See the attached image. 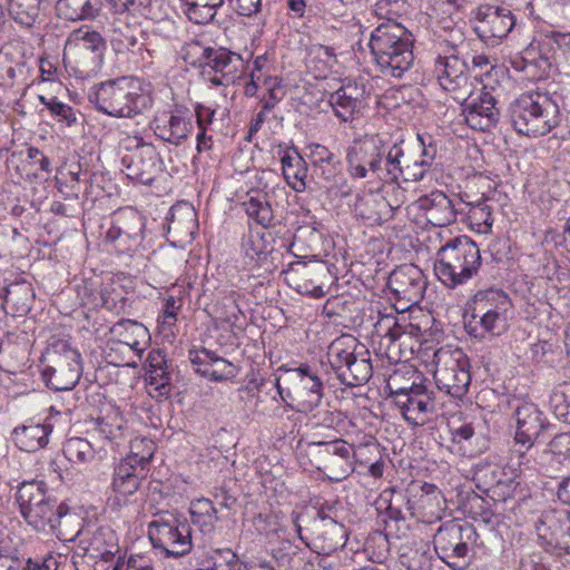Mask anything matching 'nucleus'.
<instances>
[{
    "instance_id": "72a5a7b5",
    "label": "nucleus",
    "mask_w": 570,
    "mask_h": 570,
    "mask_svg": "<svg viewBox=\"0 0 570 570\" xmlns=\"http://www.w3.org/2000/svg\"><path fill=\"white\" fill-rule=\"evenodd\" d=\"M389 210L385 198L368 191L356 196L354 213L370 225L381 224Z\"/></svg>"
},
{
    "instance_id": "6ab92c4d",
    "label": "nucleus",
    "mask_w": 570,
    "mask_h": 570,
    "mask_svg": "<svg viewBox=\"0 0 570 570\" xmlns=\"http://www.w3.org/2000/svg\"><path fill=\"white\" fill-rule=\"evenodd\" d=\"M469 71L470 68L465 59L459 57L456 52L439 57L435 63V73L440 86L453 94V99L456 101L465 99V96L470 94Z\"/></svg>"
},
{
    "instance_id": "e2e57ef3",
    "label": "nucleus",
    "mask_w": 570,
    "mask_h": 570,
    "mask_svg": "<svg viewBox=\"0 0 570 570\" xmlns=\"http://www.w3.org/2000/svg\"><path fill=\"white\" fill-rule=\"evenodd\" d=\"M210 47L203 46L199 41H191L185 47L184 59L193 66L204 68V60Z\"/></svg>"
},
{
    "instance_id": "c756f323",
    "label": "nucleus",
    "mask_w": 570,
    "mask_h": 570,
    "mask_svg": "<svg viewBox=\"0 0 570 570\" xmlns=\"http://www.w3.org/2000/svg\"><path fill=\"white\" fill-rule=\"evenodd\" d=\"M69 42L73 43L80 53H90L89 65L91 67L92 75L97 73L102 65L106 51V41L104 37L96 30L80 28L70 35Z\"/></svg>"
},
{
    "instance_id": "864d4df0",
    "label": "nucleus",
    "mask_w": 570,
    "mask_h": 570,
    "mask_svg": "<svg viewBox=\"0 0 570 570\" xmlns=\"http://www.w3.org/2000/svg\"><path fill=\"white\" fill-rule=\"evenodd\" d=\"M39 101L58 121H63L67 126H72L77 122V116L73 108L59 101L57 97L46 98L45 96H39Z\"/></svg>"
},
{
    "instance_id": "aec40b11",
    "label": "nucleus",
    "mask_w": 570,
    "mask_h": 570,
    "mask_svg": "<svg viewBox=\"0 0 570 570\" xmlns=\"http://www.w3.org/2000/svg\"><path fill=\"white\" fill-rule=\"evenodd\" d=\"M306 532H311V539L307 547L318 554L328 556L337 549L343 548L347 540L345 527L330 517L322 514L305 528Z\"/></svg>"
},
{
    "instance_id": "2f4dec72",
    "label": "nucleus",
    "mask_w": 570,
    "mask_h": 570,
    "mask_svg": "<svg viewBox=\"0 0 570 570\" xmlns=\"http://www.w3.org/2000/svg\"><path fill=\"white\" fill-rule=\"evenodd\" d=\"M511 305L509 296L499 288L490 287L478 291L469 302L471 315L485 316L490 313L500 312L507 314Z\"/></svg>"
},
{
    "instance_id": "cd10ccee",
    "label": "nucleus",
    "mask_w": 570,
    "mask_h": 570,
    "mask_svg": "<svg viewBox=\"0 0 570 570\" xmlns=\"http://www.w3.org/2000/svg\"><path fill=\"white\" fill-rule=\"evenodd\" d=\"M52 431L53 426L49 422L29 423L16 426L11 438L19 450L33 453L48 445Z\"/></svg>"
},
{
    "instance_id": "c9c22d12",
    "label": "nucleus",
    "mask_w": 570,
    "mask_h": 570,
    "mask_svg": "<svg viewBox=\"0 0 570 570\" xmlns=\"http://www.w3.org/2000/svg\"><path fill=\"white\" fill-rule=\"evenodd\" d=\"M124 435V419L117 410L108 411L95 422L91 438L96 441H104L110 445L116 444Z\"/></svg>"
},
{
    "instance_id": "f257e3e1",
    "label": "nucleus",
    "mask_w": 570,
    "mask_h": 570,
    "mask_svg": "<svg viewBox=\"0 0 570 570\" xmlns=\"http://www.w3.org/2000/svg\"><path fill=\"white\" fill-rule=\"evenodd\" d=\"M413 35L401 23L386 20L371 33L368 46L380 71L386 77L401 78L413 62Z\"/></svg>"
},
{
    "instance_id": "3c124183",
    "label": "nucleus",
    "mask_w": 570,
    "mask_h": 570,
    "mask_svg": "<svg viewBox=\"0 0 570 570\" xmlns=\"http://www.w3.org/2000/svg\"><path fill=\"white\" fill-rule=\"evenodd\" d=\"M206 570H248V568L234 551L222 549L214 551L210 557V564Z\"/></svg>"
},
{
    "instance_id": "a18cd8bd",
    "label": "nucleus",
    "mask_w": 570,
    "mask_h": 570,
    "mask_svg": "<svg viewBox=\"0 0 570 570\" xmlns=\"http://www.w3.org/2000/svg\"><path fill=\"white\" fill-rule=\"evenodd\" d=\"M66 459L73 463H87L95 458L96 449L92 442L82 438H70L62 446Z\"/></svg>"
},
{
    "instance_id": "bf43d9fd",
    "label": "nucleus",
    "mask_w": 570,
    "mask_h": 570,
    "mask_svg": "<svg viewBox=\"0 0 570 570\" xmlns=\"http://www.w3.org/2000/svg\"><path fill=\"white\" fill-rule=\"evenodd\" d=\"M264 85L267 87L268 96L262 99L265 111H271L285 96L282 80L277 77H266Z\"/></svg>"
},
{
    "instance_id": "a878e982",
    "label": "nucleus",
    "mask_w": 570,
    "mask_h": 570,
    "mask_svg": "<svg viewBox=\"0 0 570 570\" xmlns=\"http://www.w3.org/2000/svg\"><path fill=\"white\" fill-rule=\"evenodd\" d=\"M389 287L399 298L414 304L423 297L426 282L417 266L406 264L391 273Z\"/></svg>"
},
{
    "instance_id": "f8f14e48",
    "label": "nucleus",
    "mask_w": 570,
    "mask_h": 570,
    "mask_svg": "<svg viewBox=\"0 0 570 570\" xmlns=\"http://www.w3.org/2000/svg\"><path fill=\"white\" fill-rule=\"evenodd\" d=\"M478 537L473 525H444L434 537V550L450 568L463 570L470 563V546L476 542Z\"/></svg>"
},
{
    "instance_id": "e433bc0d",
    "label": "nucleus",
    "mask_w": 570,
    "mask_h": 570,
    "mask_svg": "<svg viewBox=\"0 0 570 570\" xmlns=\"http://www.w3.org/2000/svg\"><path fill=\"white\" fill-rule=\"evenodd\" d=\"M82 519L75 512H71L69 507L63 503L59 512V517L56 518L53 529L49 533L55 534L59 540L65 542H71L76 539H81V534L85 533L81 528Z\"/></svg>"
},
{
    "instance_id": "c85d7f7f",
    "label": "nucleus",
    "mask_w": 570,
    "mask_h": 570,
    "mask_svg": "<svg viewBox=\"0 0 570 570\" xmlns=\"http://www.w3.org/2000/svg\"><path fill=\"white\" fill-rule=\"evenodd\" d=\"M363 95V88H360L355 82L348 81L330 95L328 104L340 119L348 121L353 119L355 112L360 111Z\"/></svg>"
},
{
    "instance_id": "338daca9",
    "label": "nucleus",
    "mask_w": 570,
    "mask_h": 570,
    "mask_svg": "<svg viewBox=\"0 0 570 570\" xmlns=\"http://www.w3.org/2000/svg\"><path fill=\"white\" fill-rule=\"evenodd\" d=\"M112 570H155L151 560L142 556H131L127 562L119 556Z\"/></svg>"
},
{
    "instance_id": "ea45409f",
    "label": "nucleus",
    "mask_w": 570,
    "mask_h": 570,
    "mask_svg": "<svg viewBox=\"0 0 570 570\" xmlns=\"http://www.w3.org/2000/svg\"><path fill=\"white\" fill-rule=\"evenodd\" d=\"M452 441L459 445L463 455L474 456L485 449V440L475 431L473 423H463L451 430Z\"/></svg>"
},
{
    "instance_id": "0eeeda50",
    "label": "nucleus",
    "mask_w": 570,
    "mask_h": 570,
    "mask_svg": "<svg viewBox=\"0 0 570 570\" xmlns=\"http://www.w3.org/2000/svg\"><path fill=\"white\" fill-rule=\"evenodd\" d=\"M21 515L37 531L49 533L63 502L49 493L43 481L23 482L16 494Z\"/></svg>"
},
{
    "instance_id": "5fc2aeb1",
    "label": "nucleus",
    "mask_w": 570,
    "mask_h": 570,
    "mask_svg": "<svg viewBox=\"0 0 570 570\" xmlns=\"http://www.w3.org/2000/svg\"><path fill=\"white\" fill-rule=\"evenodd\" d=\"M402 563L409 570H430L432 567L430 549L423 542L419 548L410 549L409 553L402 554Z\"/></svg>"
},
{
    "instance_id": "b1692460",
    "label": "nucleus",
    "mask_w": 570,
    "mask_h": 570,
    "mask_svg": "<svg viewBox=\"0 0 570 570\" xmlns=\"http://www.w3.org/2000/svg\"><path fill=\"white\" fill-rule=\"evenodd\" d=\"M126 175L129 179L144 185H151L161 171V160L156 148L141 144L132 154L122 157Z\"/></svg>"
},
{
    "instance_id": "9d476101",
    "label": "nucleus",
    "mask_w": 570,
    "mask_h": 570,
    "mask_svg": "<svg viewBox=\"0 0 570 570\" xmlns=\"http://www.w3.org/2000/svg\"><path fill=\"white\" fill-rule=\"evenodd\" d=\"M389 146L379 135L355 140L346 150L347 171L352 178L376 177L385 180V161Z\"/></svg>"
},
{
    "instance_id": "de8ad7c7",
    "label": "nucleus",
    "mask_w": 570,
    "mask_h": 570,
    "mask_svg": "<svg viewBox=\"0 0 570 570\" xmlns=\"http://www.w3.org/2000/svg\"><path fill=\"white\" fill-rule=\"evenodd\" d=\"M242 252L248 259L247 264L261 265L267 259L269 253L263 235L248 233L242 239Z\"/></svg>"
},
{
    "instance_id": "2eb2a0df",
    "label": "nucleus",
    "mask_w": 570,
    "mask_h": 570,
    "mask_svg": "<svg viewBox=\"0 0 570 570\" xmlns=\"http://www.w3.org/2000/svg\"><path fill=\"white\" fill-rule=\"evenodd\" d=\"M144 443L148 446L144 453L135 452L134 455H127L115 468L112 488L116 493L127 497L139 489L155 452V444L150 439L138 441L134 449H138Z\"/></svg>"
},
{
    "instance_id": "412c9836",
    "label": "nucleus",
    "mask_w": 570,
    "mask_h": 570,
    "mask_svg": "<svg viewBox=\"0 0 570 570\" xmlns=\"http://www.w3.org/2000/svg\"><path fill=\"white\" fill-rule=\"evenodd\" d=\"M425 171L416 155L403 147V141L389 147L385 161V181H420Z\"/></svg>"
},
{
    "instance_id": "774afa93",
    "label": "nucleus",
    "mask_w": 570,
    "mask_h": 570,
    "mask_svg": "<svg viewBox=\"0 0 570 570\" xmlns=\"http://www.w3.org/2000/svg\"><path fill=\"white\" fill-rule=\"evenodd\" d=\"M26 559L17 552H3L0 550V570H23Z\"/></svg>"
},
{
    "instance_id": "393cba45",
    "label": "nucleus",
    "mask_w": 570,
    "mask_h": 570,
    "mask_svg": "<svg viewBox=\"0 0 570 570\" xmlns=\"http://www.w3.org/2000/svg\"><path fill=\"white\" fill-rule=\"evenodd\" d=\"M473 30L483 41L507 37L515 24L511 10L484 6L478 9Z\"/></svg>"
},
{
    "instance_id": "ddd939ff",
    "label": "nucleus",
    "mask_w": 570,
    "mask_h": 570,
    "mask_svg": "<svg viewBox=\"0 0 570 570\" xmlns=\"http://www.w3.org/2000/svg\"><path fill=\"white\" fill-rule=\"evenodd\" d=\"M515 419L514 440L527 449L519 456V465H529L530 456H533V445L539 438L551 426L549 420L539 406L532 402L515 401L513 406Z\"/></svg>"
},
{
    "instance_id": "69168bd1",
    "label": "nucleus",
    "mask_w": 570,
    "mask_h": 570,
    "mask_svg": "<svg viewBox=\"0 0 570 570\" xmlns=\"http://www.w3.org/2000/svg\"><path fill=\"white\" fill-rule=\"evenodd\" d=\"M469 217L478 225L483 224L487 227L492 226L493 220L491 209L484 199H481L476 204L471 206L469 210Z\"/></svg>"
},
{
    "instance_id": "7c9ffc66",
    "label": "nucleus",
    "mask_w": 570,
    "mask_h": 570,
    "mask_svg": "<svg viewBox=\"0 0 570 570\" xmlns=\"http://www.w3.org/2000/svg\"><path fill=\"white\" fill-rule=\"evenodd\" d=\"M289 267L292 272L305 281L304 284L298 285V292L309 294L315 298H321L325 295L323 279L328 276L326 266L320 263L294 262Z\"/></svg>"
},
{
    "instance_id": "0e129e2a",
    "label": "nucleus",
    "mask_w": 570,
    "mask_h": 570,
    "mask_svg": "<svg viewBox=\"0 0 570 570\" xmlns=\"http://www.w3.org/2000/svg\"><path fill=\"white\" fill-rule=\"evenodd\" d=\"M309 55L323 65V69H332L337 63L336 53L332 47L313 45L309 48Z\"/></svg>"
},
{
    "instance_id": "09e8293b",
    "label": "nucleus",
    "mask_w": 570,
    "mask_h": 570,
    "mask_svg": "<svg viewBox=\"0 0 570 570\" xmlns=\"http://www.w3.org/2000/svg\"><path fill=\"white\" fill-rule=\"evenodd\" d=\"M116 222L120 227L124 244L127 240H137L140 238L144 223L141 217L131 209L120 210L116 213Z\"/></svg>"
},
{
    "instance_id": "473e14b6",
    "label": "nucleus",
    "mask_w": 570,
    "mask_h": 570,
    "mask_svg": "<svg viewBox=\"0 0 570 570\" xmlns=\"http://www.w3.org/2000/svg\"><path fill=\"white\" fill-rule=\"evenodd\" d=\"M112 338L130 350L141 353L149 340V332L145 325L137 321L122 318L110 327Z\"/></svg>"
},
{
    "instance_id": "052dcab7",
    "label": "nucleus",
    "mask_w": 570,
    "mask_h": 570,
    "mask_svg": "<svg viewBox=\"0 0 570 570\" xmlns=\"http://www.w3.org/2000/svg\"><path fill=\"white\" fill-rule=\"evenodd\" d=\"M169 366L159 370H148L147 380L149 385L155 386V390L159 392L161 396H169L171 391V372Z\"/></svg>"
},
{
    "instance_id": "423d86ee",
    "label": "nucleus",
    "mask_w": 570,
    "mask_h": 570,
    "mask_svg": "<svg viewBox=\"0 0 570 570\" xmlns=\"http://www.w3.org/2000/svg\"><path fill=\"white\" fill-rule=\"evenodd\" d=\"M356 340L352 336H342L334 340L326 354V368H331L337 380L346 386L353 387L366 383L373 374L371 360L364 354L356 353Z\"/></svg>"
},
{
    "instance_id": "dca6fc26",
    "label": "nucleus",
    "mask_w": 570,
    "mask_h": 570,
    "mask_svg": "<svg viewBox=\"0 0 570 570\" xmlns=\"http://www.w3.org/2000/svg\"><path fill=\"white\" fill-rule=\"evenodd\" d=\"M432 394L424 385L415 383L409 387L391 390L395 405L401 410L405 421L413 425H423L435 412Z\"/></svg>"
},
{
    "instance_id": "8fccbe9b",
    "label": "nucleus",
    "mask_w": 570,
    "mask_h": 570,
    "mask_svg": "<svg viewBox=\"0 0 570 570\" xmlns=\"http://www.w3.org/2000/svg\"><path fill=\"white\" fill-rule=\"evenodd\" d=\"M550 407L557 419L570 424V383L563 382L553 389Z\"/></svg>"
},
{
    "instance_id": "a211bd4d",
    "label": "nucleus",
    "mask_w": 570,
    "mask_h": 570,
    "mask_svg": "<svg viewBox=\"0 0 570 570\" xmlns=\"http://www.w3.org/2000/svg\"><path fill=\"white\" fill-rule=\"evenodd\" d=\"M541 543L547 548L570 552V513L554 509L541 512L534 522Z\"/></svg>"
},
{
    "instance_id": "680f3d73",
    "label": "nucleus",
    "mask_w": 570,
    "mask_h": 570,
    "mask_svg": "<svg viewBox=\"0 0 570 570\" xmlns=\"http://www.w3.org/2000/svg\"><path fill=\"white\" fill-rule=\"evenodd\" d=\"M307 149L309 150V157L312 158L313 167L321 165L335 167L340 164V161L336 160L335 155L323 145L311 144L307 146Z\"/></svg>"
},
{
    "instance_id": "5701e85b",
    "label": "nucleus",
    "mask_w": 570,
    "mask_h": 570,
    "mask_svg": "<svg viewBox=\"0 0 570 570\" xmlns=\"http://www.w3.org/2000/svg\"><path fill=\"white\" fill-rule=\"evenodd\" d=\"M462 116L464 122L474 130H489L499 121V109L494 97L482 90L476 97L472 96V91L461 99Z\"/></svg>"
},
{
    "instance_id": "6e6d98bb",
    "label": "nucleus",
    "mask_w": 570,
    "mask_h": 570,
    "mask_svg": "<svg viewBox=\"0 0 570 570\" xmlns=\"http://www.w3.org/2000/svg\"><path fill=\"white\" fill-rule=\"evenodd\" d=\"M417 149L420 151V155L416 156L422 168L424 169L425 174L430 170L432 167L436 154H438V147L434 142L433 138L430 135H420L417 134Z\"/></svg>"
},
{
    "instance_id": "a19ab883",
    "label": "nucleus",
    "mask_w": 570,
    "mask_h": 570,
    "mask_svg": "<svg viewBox=\"0 0 570 570\" xmlns=\"http://www.w3.org/2000/svg\"><path fill=\"white\" fill-rule=\"evenodd\" d=\"M193 128L191 119L169 116L168 121L165 125H158L155 132L161 140L179 146L189 137Z\"/></svg>"
},
{
    "instance_id": "6e6552de",
    "label": "nucleus",
    "mask_w": 570,
    "mask_h": 570,
    "mask_svg": "<svg viewBox=\"0 0 570 570\" xmlns=\"http://www.w3.org/2000/svg\"><path fill=\"white\" fill-rule=\"evenodd\" d=\"M148 537L153 547L166 557L180 558L193 549L189 523L184 517L169 511L155 514L148 524Z\"/></svg>"
},
{
    "instance_id": "49530a36",
    "label": "nucleus",
    "mask_w": 570,
    "mask_h": 570,
    "mask_svg": "<svg viewBox=\"0 0 570 570\" xmlns=\"http://www.w3.org/2000/svg\"><path fill=\"white\" fill-rule=\"evenodd\" d=\"M41 0H9L8 11L20 24L31 27L39 17Z\"/></svg>"
},
{
    "instance_id": "7ed1b4c3",
    "label": "nucleus",
    "mask_w": 570,
    "mask_h": 570,
    "mask_svg": "<svg viewBox=\"0 0 570 570\" xmlns=\"http://www.w3.org/2000/svg\"><path fill=\"white\" fill-rule=\"evenodd\" d=\"M481 254L478 245L468 236L449 240L436 253L434 273L448 288L465 285L478 275Z\"/></svg>"
},
{
    "instance_id": "9b49d317",
    "label": "nucleus",
    "mask_w": 570,
    "mask_h": 570,
    "mask_svg": "<svg viewBox=\"0 0 570 570\" xmlns=\"http://www.w3.org/2000/svg\"><path fill=\"white\" fill-rule=\"evenodd\" d=\"M434 380L439 390L453 397H462L470 385V362L462 350L440 348L434 354Z\"/></svg>"
},
{
    "instance_id": "79ce46f5",
    "label": "nucleus",
    "mask_w": 570,
    "mask_h": 570,
    "mask_svg": "<svg viewBox=\"0 0 570 570\" xmlns=\"http://www.w3.org/2000/svg\"><path fill=\"white\" fill-rule=\"evenodd\" d=\"M502 472L497 465L484 464L479 465L474 472L473 480L476 488L484 494L493 493V495H501L502 488H510V483L503 482L500 476Z\"/></svg>"
},
{
    "instance_id": "13d9d810",
    "label": "nucleus",
    "mask_w": 570,
    "mask_h": 570,
    "mask_svg": "<svg viewBox=\"0 0 570 570\" xmlns=\"http://www.w3.org/2000/svg\"><path fill=\"white\" fill-rule=\"evenodd\" d=\"M294 161V166L291 167L292 173H288L284 178L295 191L301 193L306 188L305 178L307 177V167L305 160L296 151Z\"/></svg>"
},
{
    "instance_id": "37998d69",
    "label": "nucleus",
    "mask_w": 570,
    "mask_h": 570,
    "mask_svg": "<svg viewBox=\"0 0 570 570\" xmlns=\"http://www.w3.org/2000/svg\"><path fill=\"white\" fill-rule=\"evenodd\" d=\"M243 206L247 216L264 228L273 225L275 216L266 194L255 191L243 203Z\"/></svg>"
},
{
    "instance_id": "f3484780",
    "label": "nucleus",
    "mask_w": 570,
    "mask_h": 570,
    "mask_svg": "<svg viewBox=\"0 0 570 570\" xmlns=\"http://www.w3.org/2000/svg\"><path fill=\"white\" fill-rule=\"evenodd\" d=\"M527 469H533L548 478H557L570 466V432L556 434L547 449L534 451Z\"/></svg>"
},
{
    "instance_id": "58836bf2",
    "label": "nucleus",
    "mask_w": 570,
    "mask_h": 570,
    "mask_svg": "<svg viewBox=\"0 0 570 570\" xmlns=\"http://www.w3.org/2000/svg\"><path fill=\"white\" fill-rule=\"evenodd\" d=\"M465 327L474 336L483 337L484 334L499 336L508 328V316L507 314H500L499 311L485 316L471 315V320L465 324Z\"/></svg>"
},
{
    "instance_id": "4468645a",
    "label": "nucleus",
    "mask_w": 570,
    "mask_h": 570,
    "mask_svg": "<svg viewBox=\"0 0 570 570\" xmlns=\"http://www.w3.org/2000/svg\"><path fill=\"white\" fill-rule=\"evenodd\" d=\"M322 371L327 373L326 364L321 362L318 366L302 364L297 368L289 370L292 380L295 381L293 394L287 391L286 396L296 402L298 412L308 413L322 403L323 377Z\"/></svg>"
},
{
    "instance_id": "1a4fd4ad",
    "label": "nucleus",
    "mask_w": 570,
    "mask_h": 570,
    "mask_svg": "<svg viewBox=\"0 0 570 570\" xmlns=\"http://www.w3.org/2000/svg\"><path fill=\"white\" fill-rule=\"evenodd\" d=\"M308 454L312 464L328 480L340 482L353 471L357 461L358 445H353L343 439L308 443Z\"/></svg>"
},
{
    "instance_id": "4d7b16f0",
    "label": "nucleus",
    "mask_w": 570,
    "mask_h": 570,
    "mask_svg": "<svg viewBox=\"0 0 570 570\" xmlns=\"http://www.w3.org/2000/svg\"><path fill=\"white\" fill-rule=\"evenodd\" d=\"M203 372V377H206L213 382H222L234 379L238 370L237 367L224 357L217 360L212 368H206Z\"/></svg>"
},
{
    "instance_id": "20e7f679",
    "label": "nucleus",
    "mask_w": 570,
    "mask_h": 570,
    "mask_svg": "<svg viewBox=\"0 0 570 570\" xmlns=\"http://www.w3.org/2000/svg\"><path fill=\"white\" fill-rule=\"evenodd\" d=\"M514 130L528 137H539L550 132L560 122L558 104L543 92H527L509 107Z\"/></svg>"
},
{
    "instance_id": "bb28decb",
    "label": "nucleus",
    "mask_w": 570,
    "mask_h": 570,
    "mask_svg": "<svg viewBox=\"0 0 570 570\" xmlns=\"http://www.w3.org/2000/svg\"><path fill=\"white\" fill-rule=\"evenodd\" d=\"M417 204L426 220L433 226H448L456 219L458 209L454 202L441 190L419 198Z\"/></svg>"
},
{
    "instance_id": "f03ea898",
    "label": "nucleus",
    "mask_w": 570,
    "mask_h": 570,
    "mask_svg": "<svg viewBox=\"0 0 570 570\" xmlns=\"http://www.w3.org/2000/svg\"><path fill=\"white\" fill-rule=\"evenodd\" d=\"M89 101L110 117L134 118L148 109L153 100L137 78L118 77L96 85Z\"/></svg>"
},
{
    "instance_id": "c03bdc74",
    "label": "nucleus",
    "mask_w": 570,
    "mask_h": 570,
    "mask_svg": "<svg viewBox=\"0 0 570 570\" xmlns=\"http://www.w3.org/2000/svg\"><path fill=\"white\" fill-rule=\"evenodd\" d=\"M358 452L362 454L357 455L356 463L367 466L373 478L383 476L385 461L382 458L380 444L373 436H368L365 443L358 444Z\"/></svg>"
},
{
    "instance_id": "603ef678",
    "label": "nucleus",
    "mask_w": 570,
    "mask_h": 570,
    "mask_svg": "<svg viewBox=\"0 0 570 570\" xmlns=\"http://www.w3.org/2000/svg\"><path fill=\"white\" fill-rule=\"evenodd\" d=\"M110 45L116 53H125L137 45L135 31L129 24L114 26Z\"/></svg>"
},
{
    "instance_id": "4c0bfd02",
    "label": "nucleus",
    "mask_w": 570,
    "mask_h": 570,
    "mask_svg": "<svg viewBox=\"0 0 570 570\" xmlns=\"http://www.w3.org/2000/svg\"><path fill=\"white\" fill-rule=\"evenodd\" d=\"M209 67L216 73H222L225 77L229 75L236 76L238 69L243 67V59L240 55L232 52L226 48H209L206 60H204V68Z\"/></svg>"
},
{
    "instance_id": "f704fd0d",
    "label": "nucleus",
    "mask_w": 570,
    "mask_h": 570,
    "mask_svg": "<svg viewBox=\"0 0 570 570\" xmlns=\"http://www.w3.org/2000/svg\"><path fill=\"white\" fill-rule=\"evenodd\" d=\"M101 0H58L56 4L59 18L67 21L94 19L101 10Z\"/></svg>"
},
{
    "instance_id": "39448f33",
    "label": "nucleus",
    "mask_w": 570,
    "mask_h": 570,
    "mask_svg": "<svg viewBox=\"0 0 570 570\" xmlns=\"http://www.w3.org/2000/svg\"><path fill=\"white\" fill-rule=\"evenodd\" d=\"M80 353L66 340L52 341L41 358V376L53 391H69L78 383L82 367Z\"/></svg>"
},
{
    "instance_id": "4be33fe9",
    "label": "nucleus",
    "mask_w": 570,
    "mask_h": 570,
    "mask_svg": "<svg viewBox=\"0 0 570 570\" xmlns=\"http://www.w3.org/2000/svg\"><path fill=\"white\" fill-rule=\"evenodd\" d=\"M78 553L90 560L112 561L120 556L117 533L108 525L86 530L78 543Z\"/></svg>"
}]
</instances>
